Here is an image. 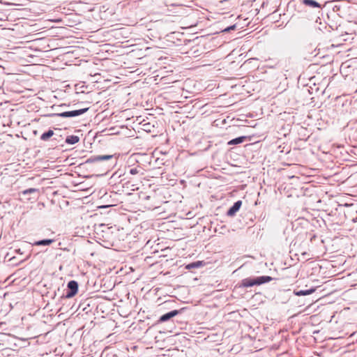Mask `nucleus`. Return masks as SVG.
<instances>
[{
    "mask_svg": "<svg viewBox=\"0 0 357 357\" xmlns=\"http://www.w3.org/2000/svg\"><path fill=\"white\" fill-rule=\"evenodd\" d=\"M314 291H315L314 288H310V289H306V290L296 291H294V293L296 296H300L310 295V294L314 293Z\"/></svg>",
    "mask_w": 357,
    "mask_h": 357,
    "instance_id": "obj_12",
    "label": "nucleus"
},
{
    "mask_svg": "<svg viewBox=\"0 0 357 357\" xmlns=\"http://www.w3.org/2000/svg\"><path fill=\"white\" fill-rule=\"evenodd\" d=\"M54 135V132L52 130H48L47 131L45 132L40 135V140L47 142Z\"/></svg>",
    "mask_w": 357,
    "mask_h": 357,
    "instance_id": "obj_9",
    "label": "nucleus"
},
{
    "mask_svg": "<svg viewBox=\"0 0 357 357\" xmlns=\"http://www.w3.org/2000/svg\"><path fill=\"white\" fill-rule=\"evenodd\" d=\"M204 264H205V263L203 261H194V262L188 264L185 266V268L188 269V270H190L192 268H197L202 267Z\"/></svg>",
    "mask_w": 357,
    "mask_h": 357,
    "instance_id": "obj_8",
    "label": "nucleus"
},
{
    "mask_svg": "<svg viewBox=\"0 0 357 357\" xmlns=\"http://www.w3.org/2000/svg\"><path fill=\"white\" fill-rule=\"evenodd\" d=\"M246 139L245 136H241L228 142V145H236L243 143Z\"/></svg>",
    "mask_w": 357,
    "mask_h": 357,
    "instance_id": "obj_11",
    "label": "nucleus"
},
{
    "mask_svg": "<svg viewBox=\"0 0 357 357\" xmlns=\"http://www.w3.org/2000/svg\"><path fill=\"white\" fill-rule=\"evenodd\" d=\"M86 305L89 306L90 305L89 303H86V301H85L79 305V308L77 310L80 309L82 307V311H86L85 312H86V313L90 312L91 311V309H90L89 310H86V307H85Z\"/></svg>",
    "mask_w": 357,
    "mask_h": 357,
    "instance_id": "obj_15",
    "label": "nucleus"
},
{
    "mask_svg": "<svg viewBox=\"0 0 357 357\" xmlns=\"http://www.w3.org/2000/svg\"><path fill=\"white\" fill-rule=\"evenodd\" d=\"M79 140V137L77 135H69L66 138V142L68 144H75Z\"/></svg>",
    "mask_w": 357,
    "mask_h": 357,
    "instance_id": "obj_13",
    "label": "nucleus"
},
{
    "mask_svg": "<svg viewBox=\"0 0 357 357\" xmlns=\"http://www.w3.org/2000/svg\"><path fill=\"white\" fill-rule=\"evenodd\" d=\"M301 3L305 6L312 8H321V4L315 0H301Z\"/></svg>",
    "mask_w": 357,
    "mask_h": 357,
    "instance_id": "obj_7",
    "label": "nucleus"
},
{
    "mask_svg": "<svg viewBox=\"0 0 357 357\" xmlns=\"http://www.w3.org/2000/svg\"><path fill=\"white\" fill-rule=\"evenodd\" d=\"M113 155H92L88 158L86 163H93L101 162L103 160H109L113 158Z\"/></svg>",
    "mask_w": 357,
    "mask_h": 357,
    "instance_id": "obj_5",
    "label": "nucleus"
},
{
    "mask_svg": "<svg viewBox=\"0 0 357 357\" xmlns=\"http://www.w3.org/2000/svg\"><path fill=\"white\" fill-rule=\"evenodd\" d=\"M242 206V201L238 200L228 209L227 215L229 217L234 216Z\"/></svg>",
    "mask_w": 357,
    "mask_h": 357,
    "instance_id": "obj_6",
    "label": "nucleus"
},
{
    "mask_svg": "<svg viewBox=\"0 0 357 357\" xmlns=\"http://www.w3.org/2000/svg\"><path fill=\"white\" fill-rule=\"evenodd\" d=\"M58 141H59L58 137H54L52 139V142H58Z\"/></svg>",
    "mask_w": 357,
    "mask_h": 357,
    "instance_id": "obj_17",
    "label": "nucleus"
},
{
    "mask_svg": "<svg viewBox=\"0 0 357 357\" xmlns=\"http://www.w3.org/2000/svg\"><path fill=\"white\" fill-rule=\"evenodd\" d=\"M169 312L176 313V312H180L178 310H174L170 311Z\"/></svg>",
    "mask_w": 357,
    "mask_h": 357,
    "instance_id": "obj_18",
    "label": "nucleus"
},
{
    "mask_svg": "<svg viewBox=\"0 0 357 357\" xmlns=\"http://www.w3.org/2000/svg\"><path fill=\"white\" fill-rule=\"evenodd\" d=\"M78 283L75 280H70L67 284V289H66L63 296L66 298H70L76 295L78 291Z\"/></svg>",
    "mask_w": 357,
    "mask_h": 357,
    "instance_id": "obj_4",
    "label": "nucleus"
},
{
    "mask_svg": "<svg viewBox=\"0 0 357 357\" xmlns=\"http://www.w3.org/2000/svg\"><path fill=\"white\" fill-rule=\"evenodd\" d=\"M126 174H130V175H137L139 174L141 176L144 175V169L139 166L137 165L134 167H128L127 171L125 172V173L123 174V176H125ZM122 174L119 173V172H116L113 174V175L110 178V183L112 184V188L113 191H117L121 192L123 191V188H130V186H133L130 183L129 181L126 179V178H122Z\"/></svg>",
    "mask_w": 357,
    "mask_h": 357,
    "instance_id": "obj_1",
    "label": "nucleus"
},
{
    "mask_svg": "<svg viewBox=\"0 0 357 357\" xmlns=\"http://www.w3.org/2000/svg\"><path fill=\"white\" fill-rule=\"evenodd\" d=\"M235 29H236V25H231V26H229L227 27L226 29H225L224 31L229 32L230 31L234 30Z\"/></svg>",
    "mask_w": 357,
    "mask_h": 357,
    "instance_id": "obj_16",
    "label": "nucleus"
},
{
    "mask_svg": "<svg viewBox=\"0 0 357 357\" xmlns=\"http://www.w3.org/2000/svg\"><path fill=\"white\" fill-rule=\"evenodd\" d=\"M89 108H83L80 109H76L73 111L63 112L61 113H53L48 114V116H60L63 118H71L82 115L88 111Z\"/></svg>",
    "mask_w": 357,
    "mask_h": 357,
    "instance_id": "obj_3",
    "label": "nucleus"
},
{
    "mask_svg": "<svg viewBox=\"0 0 357 357\" xmlns=\"http://www.w3.org/2000/svg\"><path fill=\"white\" fill-rule=\"evenodd\" d=\"M38 191V189L36 188H29V189H26V190H24L22 192V195H30V194H32V193H36Z\"/></svg>",
    "mask_w": 357,
    "mask_h": 357,
    "instance_id": "obj_14",
    "label": "nucleus"
},
{
    "mask_svg": "<svg viewBox=\"0 0 357 357\" xmlns=\"http://www.w3.org/2000/svg\"><path fill=\"white\" fill-rule=\"evenodd\" d=\"M53 242H54V239H43V240L36 241L33 243V245H37V246H40V245L47 246V245H51Z\"/></svg>",
    "mask_w": 357,
    "mask_h": 357,
    "instance_id": "obj_10",
    "label": "nucleus"
},
{
    "mask_svg": "<svg viewBox=\"0 0 357 357\" xmlns=\"http://www.w3.org/2000/svg\"><path fill=\"white\" fill-rule=\"evenodd\" d=\"M273 280V278L272 277L268 275H262L259 277H250L242 280L241 283L238 285L236 286V288H247L253 287L255 285H261L262 284L269 282Z\"/></svg>",
    "mask_w": 357,
    "mask_h": 357,
    "instance_id": "obj_2",
    "label": "nucleus"
}]
</instances>
